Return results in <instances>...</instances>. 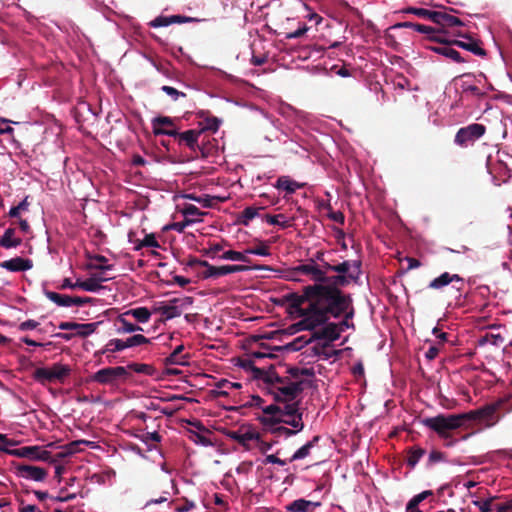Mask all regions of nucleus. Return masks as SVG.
Wrapping results in <instances>:
<instances>
[{
	"mask_svg": "<svg viewBox=\"0 0 512 512\" xmlns=\"http://www.w3.org/2000/svg\"><path fill=\"white\" fill-rule=\"evenodd\" d=\"M409 13H412L416 16L427 18L434 22L436 11L424 9V8H409L407 10Z\"/></svg>",
	"mask_w": 512,
	"mask_h": 512,
	"instance_id": "49530a36",
	"label": "nucleus"
},
{
	"mask_svg": "<svg viewBox=\"0 0 512 512\" xmlns=\"http://www.w3.org/2000/svg\"><path fill=\"white\" fill-rule=\"evenodd\" d=\"M184 349L183 345L177 346L173 352L168 356L167 361L175 365H186L188 363L187 357L182 354Z\"/></svg>",
	"mask_w": 512,
	"mask_h": 512,
	"instance_id": "c9c22d12",
	"label": "nucleus"
},
{
	"mask_svg": "<svg viewBox=\"0 0 512 512\" xmlns=\"http://www.w3.org/2000/svg\"><path fill=\"white\" fill-rule=\"evenodd\" d=\"M71 369L68 365L55 363L50 367H39L33 373L36 382L45 385L47 383H63L70 375Z\"/></svg>",
	"mask_w": 512,
	"mask_h": 512,
	"instance_id": "6e6552de",
	"label": "nucleus"
},
{
	"mask_svg": "<svg viewBox=\"0 0 512 512\" xmlns=\"http://www.w3.org/2000/svg\"><path fill=\"white\" fill-rule=\"evenodd\" d=\"M194 299L191 296H179L165 301L157 302L153 312L161 315L165 320H171L182 315L192 307Z\"/></svg>",
	"mask_w": 512,
	"mask_h": 512,
	"instance_id": "20e7f679",
	"label": "nucleus"
},
{
	"mask_svg": "<svg viewBox=\"0 0 512 512\" xmlns=\"http://www.w3.org/2000/svg\"><path fill=\"white\" fill-rule=\"evenodd\" d=\"M126 349L125 340L114 338L107 342L101 353H115Z\"/></svg>",
	"mask_w": 512,
	"mask_h": 512,
	"instance_id": "e433bc0d",
	"label": "nucleus"
},
{
	"mask_svg": "<svg viewBox=\"0 0 512 512\" xmlns=\"http://www.w3.org/2000/svg\"><path fill=\"white\" fill-rule=\"evenodd\" d=\"M280 392L282 395H284L285 398L292 400L299 392V387L297 384L292 383L280 388Z\"/></svg>",
	"mask_w": 512,
	"mask_h": 512,
	"instance_id": "09e8293b",
	"label": "nucleus"
},
{
	"mask_svg": "<svg viewBox=\"0 0 512 512\" xmlns=\"http://www.w3.org/2000/svg\"><path fill=\"white\" fill-rule=\"evenodd\" d=\"M473 504L478 507V509L481 511V512H490V509H491V502L490 500H477V501H474Z\"/></svg>",
	"mask_w": 512,
	"mask_h": 512,
	"instance_id": "774afa93",
	"label": "nucleus"
},
{
	"mask_svg": "<svg viewBox=\"0 0 512 512\" xmlns=\"http://www.w3.org/2000/svg\"><path fill=\"white\" fill-rule=\"evenodd\" d=\"M219 259L221 260H226V261H234V262H238L239 259H242L241 258V251H236V250H227V251H224L220 256H218Z\"/></svg>",
	"mask_w": 512,
	"mask_h": 512,
	"instance_id": "603ef678",
	"label": "nucleus"
},
{
	"mask_svg": "<svg viewBox=\"0 0 512 512\" xmlns=\"http://www.w3.org/2000/svg\"><path fill=\"white\" fill-rule=\"evenodd\" d=\"M425 450L419 447L413 448L410 451V455L408 458V463L410 466L414 467L420 459L424 456Z\"/></svg>",
	"mask_w": 512,
	"mask_h": 512,
	"instance_id": "de8ad7c7",
	"label": "nucleus"
},
{
	"mask_svg": "<svg viewBox=\"0 0 512 512\" xmlns=\"http://www.w3.org/2000/svg\"><path fill=\"white\" fill-rule=\"evenodd\" d=\"M262 207H254V206H248L246 207L240 216L241 223L244 225H248L250 221H252L254 218H256L259 214V210H261Z\"/></svg>",
	"mask_w": 512,
	"mask_h": 512,
	"instance_id": "4c0bfd02",
	"label": "nucleus"
},
{
	"mask_svg": "<svg viewBox=\"0 0 512 512\" xmlns=\"http://www.w3.org/2000/svg\"><path fill=\"white\" fill-rule=\"evenodd\" d=\"M10 123L19 124V122L11 121L6 118L0 117V135L12 134L14 132V129L9 125Z\"/></svg>",
	"mask_w": 512,
	"mask_h": 512,
	"instance_id": "5fc2aeb1",
	"label": "nucleus"
},
{
	"mask_svg": "<svg viewBox=\"0 0 512 512\" xmlns=\"http://www.w3.org/2000/svg\"><path fill=\"white\" fill-rule=\"evenodd\" d=\"M319 441V436L313 437L312 440L308 441L306 444L301 446L298 450L294 452V454L290 458V462L302 460L306 458L310 454V450L315 446V444Z\"/></svg>",
	"mask_w": 512,
	"mask_h": 512,
	"instance_id": "c756f323",
	"label": "nucleus"
},
{
	"mask_svg": "<svg viewBox=\"0 0 512 512\" xmlns=\"http://www.w3.org/2000/svg\"><path fill=\"white\" fill-rule=\"evenodd\" d=\"M92 301H93L92 298H89V297H72L71 307L72 306L81 307V306H84L85 304L91 303Z\"/></svg>",
	"mask_w": 512,
	"mask_h": 512,
	"instance_id": "338daca9",
	"label": "nucleus"
},
{
	"mask_svg": "<svg viewBox=\"0 0 512 512\" xmlns=\"http://www.w3.org/2000/svg\"><path fill=\"white\" fill-rule=\"evenodd\" d=\"M485 130L486 129L482 124H470L458 130L455 136V142L458 145H466L469 142H474L484 135Z\"/></svg>",
	"mask_w": 512,
	"mask_h": 512,
	"instance_id": "ddd939ff",
	"label": "nucleus"
},
{
	"mask_svg": "<svg viewBox=\"0 0 512 512\" xmlns=\"http://www.w3.org/2000/svg\"><path fill=\"white\" fill-rule=\"evenodd\" d=\"M269 419H273L274 423H281L293 429L294 433H299L304 428L302 420V413L299 412L296 403L283 404V405H269L264 411Z\"/></svg>",
	"mask_w": 512,
	"mask_h": 512,
	"instance_id": "f03ea898",
	"label": "nucleus"
},
{
	"mask_svg": "<svg viewBox=\"0 0 512 512\" xmlns=\"http://www.w3.org/2000/svg\"><path fill=\"white\" fill-rule=\"evenodd\" d=\"M273 445V442L265 441L262 437V434H260L255 447V451H258L261 454H266L268 451L272 449Z\"/></svg>",
	"mask_w": 512,
	"mask_h": 512,
	"instance_id": "3c124183",
	"label": "nucleus"
},
{
	"mask_svg": "<svg viewBox=\"0 0 512 512\" xmlns=\"http://www.w3.org/2000/svg\"><path fill=\"white\" fill-rule=\"evenodd\" d=\"M141 234H143V238L141 240L140 250L143 248H160V244L153 233L147 234L142 230Z\"/></svg>",
	"mask_w": 512,
	"mask_h": 512,
	"instance_id": "ea45409f",
	"label": "nucleus"
},
{
	"mask_svg": "<svg viewBox=\"0 0 512 512\" xmlns=\"http://www.w3.org/2000/svg\"><path fill=\"white\" fill-rule=\"evenodd\" d=\"M188 226H191V224L186 223V219L184 218L183 221L171 224L170 228L178 233H183Z\"/></svg>",
	"mask_w": 512,
	"mask_h": 512,
	"instance_id": "69168bd1",
	"label": "nucleus"
},
{
	"mask_svg": "<svg viewBox=\"0 0 512 512\" xmlns=\"http://www.w3.org/2000/svg\"><path fill=\"white\" fill-rule=\"evenodd\" d=\"M260 422L268 432L277 437L288 438L297 434L293 432L292 428H288L287 425L281 423L275 424L273 419H269V417L264 414L260 418Z\"/></svg>",
	"mask_w": 512,
	"mask_h": 512,
	"instance_id": "dca6fc26",
	"label": "nucleus"
},
{
	"mask_svg": "<svg viewBox=\"0 0 512 512\" xmlns=\"http://www.w3.org/2000/svg\"><path fill=\"white\" fill-rule=\"evenodd\" d=\"M127 314L131 317H133L136 322L140 324H146L150 321L152 314L154 313L153 310H149L147 307L140 306L136 308H131L129 310H126Z\"/></svg>",
	"mask_w": 512,
	"mask_h": 512,
	"instance_id": "bb28decb",
	"label": "nucleus"
},
{
	"mask_svg": "<svg viewBox=\"0 0 512 512\" xmlns=\"http://www.w3.org/2000/svg\"><path fill=\"white\" fill-rule=\"evenodd\" d=\"M148 343H150V339L146 338L145 336H143L141 334H135V335L125 339L126 349L135 347V346H140L143 344H148Z\"/></svg>",
	"mask_w": 512,
	"mask_h": 512,
	"instance_id": "37998d69",
	"label": "nucleus"
},
{
	"mask_svg": "<svg viewBox=\"0 0 512 512\" xmlns=\"http://www.w3.org/2000/svg\"><path fill=\"white\" fill-rule=\"evenodd\" d=\"M432 50L435 53L449 58L456 63L464 62V59L461 57L460 53L449 46L433 47Z\"/></svg>",
	"mask_w": 512,
	"mask_h": 512,
	"instance_id": "7c9ffc66",
	"label": "nucleus"
},
{
	"mask_svg": "<svg viewBox=\"0 0 512 512\" xmlns=\"http://www.w3.org/2000/svg\"><path fill=\"white\" fill-rule=\"evenodd\" d=\"M422 423L425 427L444 437L449 431L462 427L465 424V420L463 413L451 415L439 414L435 417L423 419Z\"/></svg>",
	"mask_w": 512,
	"mask_h": 512,
	"instance_id": "39448f33",
	"label": "nucleus"
},
{
	"mask_svg": "<svg viewBox=\"0 0 512 512\" xmlns=\"http://www.w3.org/2000/svg\"><path fill=\"white\" fill-rule=\"evenodd\" d=\"M15 473L19 478L33 482H44L48 476L46 469L28 464H17Z\"/></svg>",
	"mask_w": 512,
	"mask_h": 512,
	"instance_id": "f8f14e48",
	"label": "nucleus"
},
{
	"mask_svg": "<svg viewBox=\"0 0 512 512\" xmlns=\"http://www.w3.org/2000/svg\"><path fill=\"white\" fill-rule=\"evenodd\" d=\"M81 445L89 446L92 449H95L97 447L96 442L89 441V440H82V439L71 441V442L67 443V447L69 450H71L73 455L81 451V448H80Z\"/></svg>",
	"mask_w": 512,
	"mask_h": 512,
	"instance_id": "a19ab883",
	"label": "nucleus"
},
{
	"mask_svg": "<svg viewBox=\"0 0 512 512\" xmlns=\"http://www.w3.org/2000/svg\"><path fill=\"white\" fill-rule=\"evenodd\" d=\"M360 266L359 261H343L337 265L326 264V270L338 273L337 276L330 278V283L344 286L356 281L361 274Z\"/></svg>",
	"mask_w": 512,
	"mask_h": 512,
	"instance_id": "0eeeda50",
	"label": "nucleus"
},
{
	"mask_svg": "<svg viewBox=\"0 0 512 512\" xmlns=\"http://www.w3.org/2000/svg\"><path fill=\"white\" fill-rule=\"evenodd\" d=\"M246 253H250L251 255H257V256H262V257H268L271 255L269 246L264 242H261L256 247L246 249Z\"/></svg>",
	"mask_w": 512,
	"mask_h": 512,
	"instance_id": "c03bdc74",
	"label": "nucleus"
},
{
	"mask_svg": "<svg viewBox=\"0 0 512 512\" xmlns=\"http://www.w3.org/2000/svg\"><path fill=\"white\" fill-rule=\"evenodd\" d=\"M0 267L10 272H24L33 267L30 259L15 257L0 263Z\"/></svg>",
	"mask_w": 512,
	"mask_h": 512,
	"instance_id": "a211bd4d",
	"label": "nucleus"
},
{
	"mask_svg": "<svg viewBox=\"0 0 512 512\" xmlns=\"http://www.w3.org/2000/svg\"><path fill=\"white\" fill-rule=\"evenodd\" d=\"M140 234H141V231H134V230H130L128 232V242L133 245V249L135 251H139L140 250V244H141V240L142 238L140 237Z\"/></svg>",
	"mask_w": 512,
	"mask_h": 512,
	"instance_id": "8fccbe9b",
	"label": "nucleus"
},
{
	"mask_svg": "<svg viewBox=\"0 0 512 512\" xmlns=\"http://www.w3.org/2000/svg\"><path fill=\"white\" fill-rule=\"evenodd\" d=\"M201 133H202V130L191 129V130L184 131L178 135L180 136L181 140L187 144V146H189L190 148H193L197 144Z\"/></svg>",
	"mask_w": 512,
	"mask_h": 512,
	"instance_id": "72a5a7b5",
	"label": "nucleus"
},
{
	"mask_svg": "<svg viewBox=\"0 0 512 512\" xmlns=\"http://www.w3.org/2000/svg\"><path fill=\"white\" fill-rule=\"evenodd\" d=\"M500 404L493 403L486 405L480 409L472 410L466 413H463L465 422L467 421H480L486 423L488 427L494 425L497 420L494 415L498 410Z\"/></svg>",
	"mask_w": 512,
	"mask_h": 512,
	"instance_id": "9d476101",
	"label": "nucleus"
},
{
	"mask_svg": "<svg viewBox=\"0 0 512 512\" xmlns=\"http://www.w3.org/2000/svg\"><path fill=\"white\" fill-rule=\"evenodd\" d=\"M341 333L342 332L338 329V327L335 324H329L325 328V335L331 341L339 339Z\"/></svg>",
	"mask_w": 512,
	"mask_h": 512,
	"instance_id": "864d4df0",
	"label": "nucleus"
},
{
	"mask_svg": "<svg viewBox=\"0 0 512 512\" xmlns=\"http://www.w3.org/2000/svg\"><path fill=\"white\" fill-rule=\"evenodd\" d=\"M15 444L16 442L9 440L5 434L0 433V452H5L19 458L55 463L51 453L40 446H23L18 449H8L9 446H14Z\"/></svg>",
	"mask_w": 512,
	"mask_h": 512,
	"instance_id": "7ed1b4c3",
	"label": "nucleus"
},
{
	"mask_svg": "<svg viewBox=\"0 0 512 512\" xmlns=\"http://www.w3.org/2000/svg\"><path fill=\"white\" fill-rule=\"evenodd\" d=\"M242 388V383L221 379L215 384L214 392L218 396H232Z\"/></svg>",
	"mask_w": 512,
	"mask_h": 512,
	"instance_id": "412c9836",
	"label": "nucleus"
},
{
	"mask_svg": "<svg viewBox=\"0 0 512 512\" xmlns=\"http://www.w3.org/2000/svg\"><path fill=\"white\" fill-rule=\"evenodd\" d=\"M264 219L268 224L279 226L283 229L291 225L290 220L284 214H267L265 215Z\"/></svg>",
	"mask_w": 512,
	"mask_h": 512,
	"instance_id": "f704fd0d",
	"label": "nucleus"
},
{
	"mask_svg": "<svg viewBox=\"0 0 512 512\" xmlns=\"http://www.w3.org/2000/svg\"><path fill=\"white\" fill-rule=\"evenodd\" d=\"M432 491L430 490H425V491H422L421 493L415 495L411 500L410 502L412 503H415L416 505H419L422 501H424L426 498L432 496Z\"/></svg>",
	"mask_w": 512,
	"mask_h": 512,
	"instance_id": "0e129e2a",
	"label": "nucleus"
},
{
	"mask_svg": "<svg viewBox=\"0 0 512 512\" xmlns=\"http://www.w3.org/2000/svg\"><path fill=\"white\" fill-rule=\"evenodd\" d=\"M392 28L393 29L410 28L419 33L428 34V35L434 32V29L431 26H426V25L412 23V22L397 23Z\"/></svg>",
	"mask_w": 512,
	"mask_h": 512,
	"instance_id": "473e14b6",
	"label": "nucleus"
},
{
	"mask_svg": "<svg viewBox=\"0 0 512 512\" xmlns=\"http://www.w3.org/2000/svg\"><path fill=\"white\" fill-rule=\"evenodd\" d=\"M99 322L91 323H76V322H61L59 324L60 330H73V336L88 337L92 335L98 328Z\"/></svg>",
	"mask_w": 512,
	"mask_h": 512,
	"instance_id": "4468645a",
	"label": "nucleus"
},
{
	"mask_svg": "<svg viewBox=\"0 0 512 512\" xmlns=\"http://www.w3.org/2000/svg\"><path fill=\"white\" fill-rule=\"evenodd\" d=\"M171 25L170 16H158L150 22L154 28L167 27Z\"/></svg>",
	"mask_w": 512,
	"mask_h": 512,
	"instance_id": "6e6d98bb",
	"label": "nucleus"
},
{
	"mask_svg": "<svg viewBox=\"0 0 512 512\" xmlns=\"http://www.w3.org/2000/svg\"><path fill=\"white\" fill-rule=\"evenodd\" d=\"M454 44L478 56H482L485 54L484 50L478 45V43L474 41H455Z\"/></svg>",
	"mask_w": 512,
	"mask_h": 512,
	"instance_id": "58836bf2",
	"label": "nucleus"
},
{
	"mask_svg": "<svg viewBox=\"0 0 512 512\" xmlns=\"http://www.w3.org/2000/svg\"><path fill=\"white\" fill-rule=\"evenodd\" d=\"M29 208L28 197L26 196L17 206H13L9 210V216L12 218L19 217L22 211H27Z\"/></svg>",
	"mask_w": 512,
	"mask_h": 512,
	"instance_id": "a18cd8bd",
	"label": "nucleus"
},
{
	"mask_svg": "<svg viewBox=\"0 0 512 512\" xmlns=\"http://www.w3.org/2000/svg\"><path fill=\"white\" fill-rule=\"evenodd\" d=\"M303 297L308 301V306L299 309L301 320L296 323L298 330H313L330 316L344 314L353 317L350 300L335 287L322 284L306 286Z\"/></svg>",
	"mask_w": 512,
	"mask_h": 512,
	"instance_id": "f257e3e1",
	"label": "nucleus"
},
{
	"mask_svg": "<svg viewBox=\"0 0 512 512\" xmlns=\"http://www.w3.org/2000/svg\"><path fill=\"white\" fill-rule=\"evenodd\" d=\"M296 271H299L301 276L305 275L309 277V279L316 282V284L324 285L325 283H330V278L327 277L326 271L322 270L312 259L297 265Z\"/></svg>",
	"mask_w": 512,
	"mask_h": 512,
	"instance_id": "9b49d317",
	"label": "nucleus"
},
{
	"mask_svg": "<svg viewBox=\"0 0 512 512\" xmlns=\"http://www.w3.org/2000/svg\"><path fill=\"white\" fill-rule=\"evenodd\" d=\"M129 377V372L124 366L106 367L98 370L90 377V381L102 385L115 386L125 381Z\"/></svg>",
	"mask_w": 512,
	"mask_h": 512,
	"instance_id": "1a4fd4ad",
	"label": "nucleus"
},
{
	"mask_svg": "<svg viewBox=\"0 0 512 512\" xmlns=\"http://www.w3.org/2000/svg\"><path fill=\"white\" fill-rule=\"evenodd\" d=\"M179 211L186 219V223L191 225L202 222V217L206 214L192 204H184L182 207H180Z\"/></svg>",
	"mask_w": 512,
	"mask_h": 512,
	"instance_id": "5701e85b",
	"label": "nucleus"
},
{
	"mask_svg": "<svg viewBox=\"0 0 512 512\" xmlns=\"http://www.w3.org/2000/svg\"><path fill=\"white\" fill-rule=\"evenodd\" d=\"M162 91L165 92L168 96H170L173 100H178L179 97H184L185 94L183 92L178 91L172 86H162Z\"/></svg>",
	"mask_w": 512,
	"mask_h": 512,
	"instance_id": "bf43d9fd",
	"label": "nucleus"
},
{
	"mask_svg": "<svg viewBox=\"0 0 512 512\" xmlns=\"http://www.w3.org/2000/svg\"><path fill=\"white\" fill-rule=\"evenodd\" d=\"M262 463L264 465L277 464L280 466H285L287 464V461L278 458L277 455H275V454H271V455H266V457L262 460Z\"/></svg>",
	"mask_w": 512,
	"mask_h": 512,
	"instance_id": "13d9d810",
	"label": "nucleus"
},
{
	"mask_svg": "<svg viewBox=\"0 0 512 512\" xmlns=\"http://www.w3.org/2000/svg\"><path fill=\"white\" fill-rule=\"evenodd\" d=\"M189 438L192 442H194L197 445H201L204 447H209L213 445L211 439L200 432L191 431Z\"/></svg>",
	"mask_w": 512,
	"mask_h": 512,
	"instance_id": "79ce46f5",
	"label": "nucleus"
},
{
	"mask_svg": "<svg viewBox=\"0 0 512 512\" xmlns=\"http://www.w3.org/2000/svg\"><path fill=\"white\" fill-rule=\"evenodd\" d=\"M129 315L126 311L119 314L115 319V327L116 332L118 334H128V333H134L137 331H143L142 327L139 325H136L134 323H131L127 318Z\"/></svg>",
	"mask_w": 512,
	"mask_h": 512,
	"instance_id": "aec40b11",
	"label": "nucleus"
},
{
	"mask_svg": "<svg viewBox=\"0 0 512 512\" xmlns=\"http://www.w3.org/2000/svg\"><path fill=\"white\" fill-rule=\"evenodd\" d=\"M455 282L460 283L461 286L463 285V279L458 274H450L448 272H444L440 276L434 278L430 282L429 287L432 289H441L448 284Z\"/></svg>",
	"mask_w": 512,
	"mask_h": 512,
	"instance_id": "b1692460",
	"label": "nucleus"
},
{
	"mask_svg": "<svg viewBox=\"0 0 512 512\" xmlns=\"http://www.w3.org/2000/svg\"><path fill=\"white\" fill-rule=\"evenodd\" d=\"M194 263L205 268V270L202 273V276L204 279L217 278V277L225 276V275L232 274V273L247 272L249 270L272 271L271 267L265 266V265H254L253 267H249V266L241 265V264L213 266L205 260H195Z\"/></svg>",
	"mask_w": 512,
	"mask_h": 512,
	"instance_id": "423d86ee",
	"label": "nucleus"
},
{
	"mask_svg": "<svg viewBox=\"0 0 512 512\" xmlns=\"http://www.w3.org/2000/svg\"><path fill=\"white\" fill-rule=\"evenodd\" d=\"M260 432L252 427L246 426L244 427V432L242 438L240 439V446L248 452L255 451V447L260 436Z\"/></svg>",
	"mask_w": 512,
	"mask_h": 512,
	"instance_id": "f3484780",
	"label": "nucleus"
},
{
	"mask_svg": "<svg viewBox=\"0 0 512 512\" xmlns=\"http://www.w3.org/2000/svg\"><path fill=\"white\" fill-rule=\"evenodd\" d=\"M108 279L109 278L106 277L93 275L85 280L78 279L76 281V285L78 286L79 289H82L87 292H99L103 288L101 282L107 281Z\"/></svg>",
	"mask_w": 512,
	"mask_h": 512,
	"instance_id": "4be33fe9",
	"label": "nucleus"
},
{
	"mask_svg": "<svg viewBox=\"0 0 512 512\" xmlns=\"http://www.w3.org/2000/svg\"><path fill=\"white\" fill-rule=\"evenodd\" d=\"M152 129L155 135L177 136L173 120L170 117L160 116L152 120Z\"/></svg>",
	"mask_w": 512,
	"mask_h": 512,
	"instance_id": "2eb2a0df",
	"label": "nucleus"
},
{
	"mask_svg": "<svg viewBox=\"0 0 512 512\" xmlns=\"http://www.w3.org/2000/svg\"><path fill=\"white\" fill-rule=\"evenodd\" d=\"M43 293L47 299H49L51 302H53L57 306L71 307L72 296L60 294V293L49 291V290H44Z\"/></svg>",
	"mask_w": 512,
	"mask_h": 512,
	"instance_id": "c85d7f7f",
	"label": "nucleus"
},
{
	"mask_svg": "<svg viewBox=\"0 0 512 512\" xmlns=\"http://www.w3.org/2000/svg\"><path fill=\"white\" fill-rule=\"evenodd\" d=\"M220 126V120L217 119V118H207L204 122V125L202 126V128L200 130L205 131V130H210V131H217L218 128Z\"/></svg>",
	"mask_w": 512,
	"mask_h": 512,
	"instance_id": "4d7b16f0",
	"label": "nucleus"
},
{
	"mask_svg": "<svg viewBox=\"0 0 512 512\" xmlns=\"http://www.w3.org/2000/svg\"><path fill=\"white\" fill-rule=\"evenodd\" d=\"M273 186L277 190L285 192V195H292L297 190L303 188L305 186V183L297 182L290 178L289 176L283 175L278 177Z\"/></svg>",
	"mask_w": 512,
	"mask_h": 512,
	"instance_id": "6ab92c4d",
	"label": "nucleus"
},
{
	"mask_svg": "<svg viewBox=\"0 0 512 512\" xmlns=\"http://www.w3.org/2000/svg\"><path fill=\"white\" fill-rule=\"evenodd\" d=\"M244 427L245 426H241L237 430L229 431L227 433L228 438L233 440V441H235V442H237L240 445V439L242 438V435H243V432H244Z\"/></svg>",
	"mask_w": 512,
	"mask_h": 512,
	"instance_id": "e2e57ef3",
	"label": "nucleus"
},
{
	"mask_svg": "<svg viewBox=\"0 0 512 512\" xmlns=\"http://www.w3.org/2000/svg\"><path fill=\"white\" fill-rule=\"evenodd\" d=\"M284 277L289 281H302L301 274L299 273V271H296V266L287 269L285 271Z\"/></svg>",
	"mask_w": 512,
	"mask_h": 512,
	"instance_id": "052dcab7",
	"label": "nucleus"
},
{
	"mask_svg": "<svg viewBox=\"0 0 512 512\" xmlns=\"http://www.w3.org/2000/svg\"><path fill=\"white\" fill-rule=\"evenodd\" d=\"M319 502H313L305 499H297L291 502L287 509L290 512H313L316 507H319Z\"/></svg>",
	"mask_w": 512,
	"mask_h": 512,
	"instance_id": "393cba45",
	"label": "nucleus"
},
{
	"mask_svg": "<svg viewBox=\"0 0 512 512\" xmlns=\"http://www.w3.org/2000/svg\"><path fill=\"white\" fill-rule=\"evenodd\" d=\"M21 244V239L15 237V230L8 228L0 238V246L6 249L16 248Z\"/></svg>",
	"mask_w": 512,
	"mask_h": 512,
	"instance_id": "cd10ccee",
	"label": "nucleus"
},
{
	"mask_svg": "<svg viewBox=\"0 0 512 512\" xmlns=\"http://www.w3.org/2000/svg\"><path fill=\"white\" fill-rule=\"evenodd\" d=\"M182 198L195 201L199 204H201L204 208H210L213 206V202L215 200H220L217 196H211L208 194L197 196L195 194H183Z\"/></svg>",
	"mask_w": 512,
	"mask_h": 512,
	"instance_id": "2f4dec72",
	"label": "nucleus"
},
{
	"mask_svg": "<svg viewBox=\"0 0 512 512\" xmlns=\"http://www.w3.org/2000/svg\"><path fill=\"white\" fill-rule=\"evenodd\" d=\"M434 23L442 27L463 26L462 20L443 11H436Z\"/></svg>",
	"mask_w": 512,
	"mask_h": 512,
	"instance_id": "a878e982",
	"label": "nucleus"
},
{
	"mask_svg": "<svg viewBox=\"0 0 512 512\" xmlns=\"http://www.w3.org/2000/svg\"><path fill=\"white\" fill-rule=\"evenodd\" d=\"M39 323L36 320L29 319L24 322H21L19 324V330L21 331H28V330H34L38 327Z\"/></svg>",
	"mask_w": 512,
	"mask_h": 512,
	"instance_id": "680f3d73",
	"label": "nucleus"
}]
</instances>
